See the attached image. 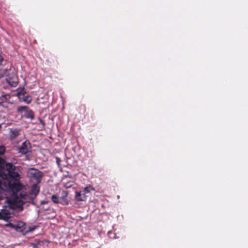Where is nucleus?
<instances>
[{
    "label": "nucleus",
    "instance_id": "1",
    "mask_svg": "<svg viewBox=\"0 0 248 248\" xmlns=\"http://www.w3.org/2000/svg\"><path fill=\"white\" fill-rule=\"evenodd\" d=\"M15 169V166L12 163H6L0 157V186L15 192L16 195L13 196V201L16 207H20L26 203H33L39 191V187L35 183L31 190L27 191L26 186L19 181L20 176Z\"/></svg>",
    "mask_w": 248,
    "mask_h": 248
},
{
    "label": "nucleus",
    "instance_id": "2",
    "mask_svg": "<svg viewBox=\"0 0 248 248\" xmlns=\"http://www.w3.org/2000/svg\"><path fill=\"white\" fill-rule=\"evenodd\" d=\"M16 195L13 190H8L0 186V205L2 204V201H5L7 202V205H2V208L0 209V219L5 220L11 217L13 209L17 208L22 209V206L16 207L13 201V196Z\"/></svg>",
    "mask_w": 248,
    "mask_h": 248
},
{
    "label": "nucleus",
    "instance_id": "3",
    "mask_svg": "<svg viewBox=\"0 0 248 248\" xmlns=\"http://www.w3.org/2000/svg\"><path fill=\"white\" fill-rule=\"evenodd\" d=\"M27 175L31 181L38 184L40 182L42 173L40 171L34 168L30 169L27 172Z\"/></svg>",
    "mask_w": 248,
    "mask_h": 248
},
{
    "label": "nucleus",
    "instance_id": "4",
    "mask_svg": "<svg viewBox=\"0 0 248 248\" xmlns=\"http://www.w3.org/2000/svg\"><path fill=\"white\" fill-rule=\"evenodd\" d=\"M13 102L9 94H2L0 96V104L4 107L7 108L8 105L12 104Z\"/></svg>",
    "mask_w": 248,
    "mask_h": 248
},
{
    "label": "nucleus",
    "instance_id": "5",
    "mask_svg": "<svg viewBox=\"0 0 248 248\" xmlns=\"http://www.w3.org/2000/svg\"><path fill=\"white\" fill-rule=\"evenodd\" d=\"M31 149L30 142L27 140L22 143L21 146L19 148L18 152L22 154L25 155L30 151Z\"/></svg>",
    "mask_w": 248,
    "mask_h": 248
},
{
    "label": "nucleus",
    "instance_id": "6",
    "mask_svg": "<svg viewBox=\"0 0 248 248\" xmlns=\"http://www.w3.org/2000/svg\"><path fill=\"white\" fill-rule=\"evenodd\" d=\"M6 80L13 87H16L18 83V78L15 75H12L11 77L7 78Z\"/></svg>",
    "mask_w": 248,
    "mask_h": 248
},
{
    "label": "nucleus",
    "instance_id": "7",
    "mask_svg": "<svg viewBox=\"0 0 248 248\" xmlns=\"http://www.w3.org/2000/svg\"><path fill=\"white\" fill-rule=\"evenodd\" d=\"M75 198L77 202L85 201L86 196L85 194H82L81 192H76Z\"/></svg>",
    "mask_w": 248,
    "mask_h": 248
},
{
    "label": "nucleus",
    "instance_id": "8",
    "mask_svg": "<svg viewBox=\"0 0 248 248\" xmlns=\"http://www.w3.org/2000/svg\"><path fill=\"white\" fill-rule=\"evenodd\" d=\"M20 134V130L17 129H11L9 132V137L13 140Z\"/></svg>",
    "mask_w": 248,
    "mask_h": 248
},
{
    "label": "nucleus",
    "instance_id": "9",
    "mask_svg": "<svg viewBox=\"0 0 248 248\" xmlns=\"http://www.w3.org/2000/svg\"><path fill=\"white\" fill-rule=\"evenodd\" d=\"M94 189L92 186H91L90 185H89V186H87L86 187H85L83 189V191L84 193V194H85V193H89L91 192V191H94Z\"/></svg>",
    "mask_w": 248,
    "mask_h": 248
},
{
    "label": "nucleus",
    "instance_id": "10",
    "mask_svg": "<svg viewBox=\"0 0 248 248\" xmlns=\"http://www.w3.org/2000/svg\"><path fill=\"white\" fill-rule=\"evenodd\" d=\"M22 99L23 101L27 104H29L31 101V98L29 95L24 96Z\"/></svg>",
    "mask_w": 248,
    "mask_h": 248
},
{
    "label": "nucleus",
    "instance_id": "11",
    "mask_svg": "<svg viewBox=\"0 0 248 248\" xmlns=\"http://www.w3.org/2000/svg\"><path fill=\"white\" fill-rule=\"evenodd\" d=\"M52 201L55 203H59L60 202L59 198L57 195H53L51 197Z\"/></svg>",
    "mask_w": 248,
    "mask_h": 248
},
{
    "label": "nucleus",
    "instance_id": "12",
    "mask_svg": "<svg viewBox=\"0 0 248 248\" xmlns=\"http://www.w3.org/2000/svg\"><path fill=\"white\" fill-rule=\"evenodd\" d=\"M19 225H21V226L18 227L17 225H12V226L16 231H21L22 230V229L21 228L23 227V226H24V224L23 222H20L19 223Z\"/></svg>",
    "mask_w": 248,
    "mask_h": 248
},
{
    "label": "nucleus",
    "instance_id": "13",
    "mask_svg": "<svg viewBox=\"0 0 248 248\" xmlns=\"http://www.w3.org/2000/svg\"><path fill=\"white\" fill-rule=\"evenodd\" d=\"M28 107L26 106H20L17 108L18 112H23L27 110Z\"/></svg>",
    "mask_w": 248,
    "mask_h": 248
},
{
    "label": "nucleus",
    "instance_id": "14",
    "mask_svg": "<svg viewBox=\"0 0 248 248\" xmlns=\"http://www.w3.org/2000/svg\"><path fill=\"white\" fill-rule=\"evenodd\" d=\"M5 151V147L3 146H0V155H3Z\"/></svg>",
    "mask_w": 248,
    "mask_h": 248
},
{
    "label": "nucleus",
    "instance_id": "15",
    "mask_svg": "<svg viewBox=\"0 0 248 248\" xmlns=\"http://www.w3.org/2000/svg\"><path fill=\"white\" fill-rule=\"evenodd\" d=\"M56 162H57V164L58 166H60V162H61V159L60 158L58 157H56Z\"/></svg>",
    "mask_w": 248,
    "mask_h": 248
},
{
    "label": "nucleus",
    "instance_id": "16",
    "mask_svg": "<svg viewBox=\"0 0 248 248\" xmlns=\"http://www.w3.org/2000/svg\"><path fill=\"white\" fill-rule=\"evenodd\" d=\"M3 61V58L1 55L0 54V65H1L2 62Z\"/></svg>",
    "mask_w": 248,
    "mask_h": 248
},
{
    "label": "nucleus",
    "instance_id": "17",
    "mask_svg": "<svg viewBox=\"0 0 248 248\" xmlns=\"http://www.w3.org/2000/svg\"><path fill=\"white\" fill-rule=\"evenodd\" d=\"M35 229V228H33L31 230V231H32Z\"/></svg>",
    "mask_w": 248,
    "mask_h": 248
},
{
    "label": "nucleus",
    "instance_id": "18",
    "mask_svg": "<svg viewBox=\"0 0 248 248\" xmlns=\"http://www.w3.org/2000/svg\"><path fill=\"white\" fill-rule=\"evenodd\" d=\"M117 198H118V199H119L120 198V196L119 195L117 196Z\"/></svg>",
    "mask_w": 248,
    "mask_h": 248
},
{
    "label": "nucleus",
    "instance_id": "19",
    "mask_svg": "<svg viewBox=\"0 0 248 248\" xmlns=\"http://www.w3.org/2000/svg\"><path fill=\"white\" fill-rule=\"evenodd\" d=\"M1 124H0V128H1Z\"/></svg>",
    "mask_w": 248,
    "mask_h": 248
}]
</instances>
